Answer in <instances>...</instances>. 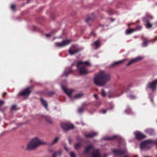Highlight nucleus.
Instances as JSON below:
<instances>
[{
    "label": "nucleus",
    "instance_id": "1",
    "mask_svg": "<svg viewBox=\"0 0 157 157\" xmlns=\"http://www.w3.org/2000/svg\"><path fill=\"white\" fill-rule=\"evenodd\" d=\"M110 78L109 74L102 71L96 75L94 78V82L95 84L99 86H103L109 80Z\"/></svg>",
    "mask_w": 157,
    "mask_h": 157
},
{
    "label": "nucleus",
    "instance_id": "2",
    "mask_svg": "<svg viewBox=\"0 0 157 157\" xmlns=\"http://www.w3.org/2000/svg\"><path fill=\"white\" fill-rule=\"evenodd\" d=\"M46 142L41 141L38 138L35 137L33 139L27 146V149L30 150L34 149L40 145L47 144Z\"/></svg>",
    "mask_w": 157,
    "mask_h": 157
},
{
    "label": "nucleus",
    "instance_id": "3",
    "mask_svg": "<svg viewBox=\"0 0 157 157\" xmlns=\"http://www.w3.org/2000/svg\"><path fill=\"white\" fill-rule=\"evenodd\" d=\"M90 65V63L88 61H79L77 64V67H79V68H78L79 71V74L81 75H86L89 73L85 67L86 66H89Z\"/></svg>",
    "mask_w": 157,
    "mask_h": 157
},
{
    "label": "nucleus",
    "instance_id": "4",
    "mask_svg": "<svg viewBox=\"0 0 157 157\" xmlns=\"http://www.w3.org/2000/svg\"><path fill=\"white\" fill-rule=\"evenodd\" d=\"M146 87L151 89L153 91H155L157 88V78L148 83Z\"/></svg>",
    "mask_w": 157,
    "mask_h": 157
},
{
    "label": "nucleus",
    "instance_id": "5",
    "mask_svg": "<svg viewBox=\"0 0 157 157\" xmlns=\"http://www.w3.org/2000/svg\"><path fill=\"white\" fill-rule=\"evenodd\" d=\"M61 125L62 129L65 131L73 129L74 128L73 124L69 122L62 123Z\"/></svg>",
    "mask_w": 157,
    "mask_h": 157
},
{
    "label": "nucleus",
    "instance_id": "6",
    "mask_svg": "<svg viewBox=\"0 0 157 157\" xmlns=\"http://www.w3.org/2000/svg\"><path fill=\"white\" fill-rule=\"evenodd\" d=\"M71 42V40H63L61 42L55 43L54 45L56 47H62L67 45Z\"/></svg>",
    "mask_w": 157,
    "mask_h": 157
},
{
    "label": "nucleus",
    "instance_id": "7",
    "mask_svg": "<svg viewBox=\"0 0 157 157\" xmlns=\"http://www.w3.org/2000/svg\"><path fill=\"white\" fill-rule=\"evenodd\" d=\"M33 88L32 86L26 88L22 91L20 92L18 94V96H29L31 92V90H32Z\"/></svg>",
    "mask_w": 157,
    "mask_h": 157
},
{
    "label": "nucleus",
    "instance_id": "8",
    "mask_svg": "<svg viewBox=\"0 0 157 157\" xmlns=\"http://www.w3.org/2000/svg\"><path fill=\"white\" fill-rule=\"evenodd\" d=\"M113 152L115 155H125L127 153V150L126 148H125L123 150L114 149L113 150Z\"/></svg>",
    "mask_w": 157,
    "mask_h": 157
},
{
    "label": "nucleus",
    "instance_id": "9",
    "mask_svg": "<svg viewBox=\"0 0 157 157\" xmlns=\"http://www.w3.org/2000/svg\"><path fill=\"white\" fill-rule=\"evenodd\" d=\"M94 146L92 144L87 145L84 148L85 150L83 152L84 154H88L90 153L92 150L94 149Z\"/></svg>",
    "mask_w": 157,
    "mask_h": 157
},
{
    "label": "nucleus",
    "instance_id": "10",
    "mask_svg": "<svg viewBox=\"0 0 157 157\" xmlns=\"http://www.w3.org/2000/svg\"><path fill=\"white\" fill-rule=\"evenodd\" d=\"M81 50V49H76L75 45H73L70 48L68 52L70 55H72L77 53Z\"/></svg>",
    "mask_w": 157,
    "mask_h": 157
},
{
    "label": "nucleus",
    "instance_id": "11",
    "mask_svg": "<svg viewBox=\"0 0 157 157\" xmlns=\"http://www.w3.org/2000/svg\"><path fill=\"white\" fill-rule=\"evenodd\" d=\"M152 17L151 15L149 14H147L146 15V17H144L143 19V21L146 22V27L148 28H151L152 26V25L149 22L147 19H152Z\"/></svg>",
    "mask_w": 157,
    "mask_h": 157
},
{
    "label": "nucleus",
    "instance_id": "12",
    "mask_svg": "<svg viewBox=\"0 0 157 157\" xmlns=\"http://www.w3.org/2000/svg\"><path fill=\"white\" fill-rule=\"evenodd\" d=\"M97 135L98 133L94 132H90L84 134L85 137L86 138H92Z\"/></svg>",
    "mask_w": 157,
    "mask_h": 157
},
{
    "label": "nucleus",
    "instance_id": "13",
    "mask_svg": "<svg viewBox=\"0 0 157 157\" xmlns=\"http://www.w3.org/2000/svg\"><path fill=\"white\" fill-rule=\"evenodd\" d=\"M61 87L64 92L69 96H71L73 90L71 89H67L65 86L61 85Z\"/></svg>",
    "mask_w": 157,
    "mask_h": 157
},
{
    "label": "nucleus",
    "instance_id": "14",
    "mask_svg": "<svg viewBox=\"0 0 157 157\" xmlns=\"http://www.w3.org/2000/svg\"><path fill=\"white\" fill-rule=\"evenodd\" d=\"M135 137L137 139L140 140L145 137L144 135L139 132H134Z\"/></svg>",
    "mask_w": 157,
    "mask_h": 157
},
{
    "label": "nucleus",
    "instance_id": "15",
    "mask_svg": "<svg viewBox=\"0 0 157 157\" xmlns=\"http://www.w3.org/2000/svg\"><path fill=\"white\" fill-rule=\"evenodd\" d=\"M143 59V57L140 56H138L136 58L133 59L130 61L127 64V66H129L132 63L140 60Z\"/></svg>",
    "mask_w": 157,
    "mask_h": 157
},
{
    "label": "nucleus",
    "instance_id": "16",
    "mask_svg": "<svg viewBox=\"0 0 157 157\" xmlns=\"http://www.w3.org/2000/svg\"><path fill=\"white\" fill-rule=\"evenodd\" d=\"M118 138V136L117 135H114L112 136L104 137L102 139V140H112Z\"/></svg>",
    "mask_w": 157,
    "mask_h": 157
},
{
    "label": "nucleus",
    "instance_id": "17",
    "mask_svg": "<svg viewBox=\"0 0 157 157\" xmlns=\"http://www.w3.org/2000/svg\"><path fill=\"white\" fill-rule=\"evenodd\" d=\"M95 153H93L91 155V157H100V150L96 149L94 150Z\"/></svg>",
    "mask_w": 157,
    "mask_h": 157
},
{
    "label": "nucleus",
    "instance_id": "18",
    "mask_svg": "<svg viewBox=\"0 0 157 157\" xmlns=\"http://www.w3.org/2000/svg\"><path fill=\"white\" fill-rule=\"evenodd\" d=\"M40 101L42 104L44 106L47 111H49L48 108V103L47 101L42 98H40Z\"/></svg>",
    "mask_w": 157,
    "mask_h": 157
},
{
    "label": "nucleus",
    "instance_id": "19",
    "mask_svg": "<svg viewBox=\"0 0 157 157\" xmlns=\"http://www.w3.org/2000/svg\"><path fill=\"white\" fill-rule=\"evenodd\" d=\"M72 70L71 67H67L65 69L63 75H65L66 76H68V74L72 71Z\"/></svg>",
    "mask_w": 157,
    "mask_h": 157
},
{
    "label": "nucleus",
    "instance_id": "20",
    "mask_svg": "<svg viewBox=\"0 0 157 157\" xmlns=\"http://www.w3.org/2000/svg\"><path fill=\"white\" fill-rule=\"evenodd\" d=\"M62 153L61 150H60L58 152H54L53 153V155L52 157H59Z\"/></svg>",
    "mask_w": 157,
    "mask_h": 157
},
{
    "label": "nucleus",
    "instance_id": "21",
    "mask_svg": "<svg viewBox=\"0 0 157 157\" xmlns=\"http://www.w3.org/2000/svg\"><path fill=\"white\" fill-rule=\"evenodd\" d=\"M82 144L81 142H77L75 145H74L75 148L76 150H78L82 146Z\"/></svg>",
    "mask_w": 157,
    "mask_h": 157
},
{
    "label": "nucleus",
    "instance_id": "22",
    "mask_svg": "<svg viewBox=\"0 0 157 157\" xmlns=\"http://www.w3.org/2000/svg\"><path fill=\"white\" fill-rule=\"evenodd\" d=\"M125 61V59H124V60H121V61H119L114 62L113 63H112L111 64V67H114V66H117V65H118L120 63L123 62L124 61Z\"/></svg>",
    "mask_w": 157,
    "mask_h": 157
},
{
    "label": "nucleus",
    "instance_id": "23",
    "mask_svg": "<svg viewBox=\"0 0 157 157\" xmlns=\"http://www.w3.org/2000/svg\"><path fill=\"white\" fill-rule=\"evenodd\" d=\"M145 132L149 135H152L154 133V130L152 129H147L145 130Z\"/></svg>",
    "mask_w": 157,
    "mask_h": 157
},
{
    "label": "nucleus",
    "instance_id": "24",
    "mask_svg": "<svg viewBox=\"0 0 157 157\" xmlns=\"http://www.w3.org/2000/svg\"><path fill=\"white\" fill-rule=\"evenodd\" d=\"M83 96L82 93H79L77 94L72 98V99H77L81 98Z\"/></svg>",
    "mask_w": 157,
    "mask_h": 157
},
{
    "label": "nucleus",
    "instance_id": "25",
    "mask_svg": "<svg viewBox=\"0 0 157 157\" xmlns=\"http://www.w3.org/2000/svg\"><path fill=\"white\" fill-rule=\"evenodd\" d=\"M94 44L95 46L96 49L98 48L100 46V43H99V41L98 40H97L94 41V44H93L92 45H93Z\"/></svg>",
    "mask_w": 157,
    "mask_h": 157
},
{
    "label": "nucleus",
    "instance_id": "26",
    "mask_svg": "<svg viewBox=\"0 0 157 157\" xmlns=\"http://www.w3.org/2000/svg\"><path fill=\"white\" fill-rule=\"evenodd\" d=\"M59 137H56L52 141V143L49 144L50 146H52L53 144H56L58 141V140L59 139Z\"/></svg>",
    "mask_w": 157,
    "mask_h": 157
},
{
    "label": "nucleus",
    "instance_id": "27",
    "mask_svg": "<svg viewBox=\"0 0 157 157\" xmlns=\"http://www.w3.org/2000/svg\"><path fill=\"white\" fill-rule=\"evenodd\" d=\"M143 40L144 41L142 44V46L144 47L147 46V45L148 43V41L146 39L144 38L143 39Z\"/></svg>",
    "mask_w": 157,
    "mask_h": 157
},
{
    "label": "nucleus",
    "instance_id": "28",
    "mask_svg": "<svg viewBox=\"0 0 157 157\" xmlns=\"http://www.w3.org/2000/svg\"><path fill=\"white\" fill-rule=\"evenodd\" d=\"M45 119L46 121L49 123H52V121L51 118L49 116H45Z\"/></svg>",
    "mask_w": 157,
    "mask_h": 157
},
{
    "label": "nucleus",
    "instance_id": "29",
    "mask_svg": "<svg viewBox=\"0 0 157 157\" xmlns=\"http://www.w3.org/2000/svg\"><path fill=\"white\" fill-rule=\"evenodd\" d=\"M125 112L126 113L131 114L132 113L131 109L130 108L128 107L127 109L125 110Z\"/></svg>",
    "mask_w": 157,
    "mask_h": 157
},
{
    "label": "nucleus",
    "instance_id": "30",
    "mask_svg": "<svg viewBox=\"0 0 157 157\" xmlns=\"http://www.w3.org/2000/svg\"><path fill=\"white\" fill-rule=\"evenodd\" d=\"M76 140L77 142H81V141H83V139L81 137L78 136L76 137Z\"/></svg>",
    "mask_w": 157,
    "mask_h": 157
},
{
    "label": "nucleus",
    "instance_id": "31",
    "mask_svg": "<svg viewBox=\"0 0 157 157\" xmlns=\"http://www.w3.org/2000/svg\"><path fill=\"white\" fill-rule=\"evenodd\" d=\"M134 31V30L133 29H127L126 31V33L127 34H129Z\"/></svg>",
    "mask_w": 157,
    "mask_h": 157
},
{
    "label": "nucleus",
    "instance_id": "32",
    "mask_svg": "<svg viewBox=\"0 0 157 157\" xmlns=\"http://www.w3.org/2000/svg\"><path fill=\"white\" fill-rule=\"evenodd\" d=\"M84 109V108L83 107L80 108L78 109V112L79 113H81L83 112Z\"/></svg>",
    "mask_w": 157,
    "mask_h": 157
},
{
    "label": "nucleus",
    "instance_id": "33",
    "mask_svg": "<svg viewBox=\"0 0 157 157\" xmlns=\"http://www.w3.org/2000/svg\"><path fill=\"white\" fill-rule=\"evenodd\" d=\"M142 28V27L141 26H136L135 28H134V29L135 31L136 30H139L141 29Z\"/></svg>",
    "mask_w": 157,
    "mask_h": 157
},
{
    "label": "nucleus",
    "instance_id": "34",
    "mask_svg": "<svg viewBox=\"0 0 157 157\" xmlns=\"http://www.w3.org/2000/svg\"><path fill=\"white\" fill-rule=\"evenodd\" d=\"M128 97L130 99H133L136 98L135 96L133 95H130L128 96Z\"/></svg>",
    "mask_w": 157,
    "mask_h": 157
},
{
    "label": "nucleus",
    "instance_id": "35",
    "mask_svg": "<svg viewBox=\"0 0 157 157\" xmlns=\"http://www.w3.org/2000/svg\"><path fill=\"white\" fill-rule=\"evenodd\" d=\"M101 94L103 97H105L106 95V93L103 89L101 90Z\"/></svg>",
    "mask_w": 157,
    "mask_h": 157
},
{
    "label": "nucleus",
    "instance_id": "36",
    "mask_svg": "<svg viewBox=\"0 0 157 157\" xmlns=\"http://www.w3.org/2000/svg\"><path fill=\"white\" fill-rule=\"evenodd\" d=\"M16 107V105H13L11 107V110H15L17 109Z\"/></svg>",
    "mask_w": 157,
    "mask_h": 157
},
{
    "label": "nucleus",
    "instance_id": "37",
    "mask_svg": "<svg viewBox=\"0 0 157 157\" xmlns=\"http://www.w3.org/2000/svg\"><path fill=\"white\" fill-rule=\"evenodd\" d=\"M11 8L13 11H14L15 10V5L14 4L12 5L11 6Z\"/></svg>",
    "mask_w": 157,
    "mask_h": 157
},
{
    "label": "nucleus",
    "instance_id": "38",
    "mask_svg": "<svg viewBox=\"0 0 157 157\" xmlns=\"http://www.w3.org/2000/svg\"><path fill=\"white\" fill-rule=\"evenodd\" d=\"M54 33L53 31H52L51 33L47 34L46 35V36L47 37H48L49 36L52 35Z\"/></svg>",
    "mask_w": 157,
    "mask_h": 157
},
{
    "label": "nucleus",
    "instance_id": "39",
    "mask_svg": "<svg viewBox=\"0 0 157 157\" xmlns=\"http://www.w3.org/2000/svg\"><path fill=\"white\" fill-rule=\"evenodd\" d=\"M94 19V18H88L86 20V21L88 23V22L90 21H92Z\"/></svg>",
    "mask_w": 157,
    "mask_h": 157
},
{
    "label": "nucleus",
    "instance_id": "40",
    "mask_svg": "<svg viewBox=\"0 0 157 157\" xmlns=\"http://www.w3.org/2000/svg\"><path fill=\"white\" fill-rule=\"evenodd\" d=\"M71 157H75V154L73 152H71L70 154Z\"/></svg>",
    "mask_w": 157,
    "mask_h": 157
},
{
    "label": "nucleus",
    "instance_id": "41",
    "mask_svg": "<svg viewBox=\"0 0 157 157\" xmlns=\"http://www.w3.org/2000/svg\"><path fill=\"white\" fill-rule=\"evenodd\" d=\"M107 110V109L103 110L102 111H101L100 112L102 113L105 114L106 113Z\"/></svg>",
    "mask_w": 157,
    "mask_h": 157
},
{
    "label": "nucleus",
    "instance_id": "42",
    "mask_svg": "<svg viewBox=\"0 0 157 157\" xmlns=\"http://www.w3.org/2000/svg\"><path fill=\"white\" fill-rule=\"evenodd\" d=\"M54 94V92H51L49 93L48 94V95H49L51 96V95Z\"/></svg>",
    "mask_w": 157,
    "mask_h": 157
},
{
    "label": "nucleus",
    "instance_id": "43",
    "mask_svg": "<svg viewBox=\"0 0 157 157\" xmlns=\"http://www.w3.org/2000/svg\"><path fill=\"white\" fill-rule=\"evenodd\" d=\"M4 103V102L3 101L0 100V106L2 105Z\"/></svg>",
    "mask_w": 157,
    "mask_h": 157
},
{
    "label": "nucleus",
    "instance_id": "44",
    "mask_svg": "<svg viewBox=\"0 0 157 157\" xmlns=\"http://www.w3.org/2000/svg\"><path fill=\"white\" fill-rule=\"evenodd\" d=\"M100 104H101V103L99 102H97L95 104L96 105H97V106H99V105H100Z\"/></svg>",
    "mask_w": 157,
    "mask_h": 157
},
{
    "label": "nucleus",
    "instance_id": "45",
    "mask_svg": "<svg viewBox=\"0 0 157 157\" xmlns=\"http://www.w3.org/2000/svg\"><path fill=\"white\" fill-rule=\"evenodd\" d=\"M94 96L96 99H97L98 98V95L96 94H94Z\"/></svg>",
    "mask_w": 157,
    "mask_h": 157
},
{
    "label": "nucleus",
    "instance_id": "46",
    "mask_svg": "<svg viewBox=\"0 0 157 157\" xmlns=\"http://www.w3.org/2000/svg\"><path fill=\"white\" fill-rule=\"evenodd\" d=\"M64 148H65V149L67 150V151H68V149L66 147V146H65L64 147Z\"/></svg>",
    "mask_w": 157,
    "mask_h": 157
},
{
    "label": "nucleus",
    "instance_id": "47",
    "mask_svg": "<svg viewBox=\"0 0 157 157\" xmlns=\"http://www.w3.org/2000/svg\"><path fill=\"white\" fill-rule=\"evenodd\" d=\"M110 93H111L110 92V93H108V96L110 98H111V96H110Z\"/></svg>",
    "mask_w": 157,
    "mask_h": 157
},
{
    "label": "nucleus",
    "instance_id": "48",
    "mask_svg": "<svg viewBox=\"0 0 157 157\" xmlns=\"http://www.w3.org/2000/svg\"><path fill=\"white\" fill-rule=\"evenodd\" d=\"M69 142L70 144H71V139L70 138L69 139Z\"/></svg>",
    "mask_w": 157,
    "mask_h": 157
},
{
    "label": "nucleus",
    "instance_id": "49",
    "mask_svg": "<svg viewBox=\"0 0 157 157\" xmlns=\"http://www.w3.org/2000/svg\"><path fill=\"white\" fill-rule=\"evenodd\" d=\"M6 92H4L3 94V96H4V95H6Z\"/></svg>",
    "mask_w": 157,
    "mask_h": 157
},
{
    "label": "nucleus",
    "instance_id": "50",
    "mask_svg": "<svg viewBox=\"0 0 157 157\" xmlns=\"http://www.w3.org/2000/svg\"><path fill=\"white\" fill-rule=\"evenodd\" d=\"M151 102H153V99L152 98H151Z\"/></svg>",
    "mask_w": 157,
    "mask_h": 157
},
{
    "label": "nucleus",
    "instance_id": "51",
    "mask_svg": "<svg viewBox=\"0 0 157 157\" xmlns=\"http://www.w3.org/2000/svg\"><path fill=\"white\" fill-rule=\"evenodd\" d=\"M157 40V39L156 37H155V38L154 41L156 40Z\"/></svg>",
    "mask_w": 157,
    "mask_h": 157
},
{
    "label": "nucleus",
    "instance_id": "52",
    "mask_svg": "<svg viewBox=\"0 0 157 157\" xmlns=\"http://www.w3.org/2000/svg\"><path fill=\"white\" fill-rule=\"evenodd\" d=\"M93 35H94V36H95V35H95V34L94 33Z\"/></svg>",
    "mask_w": 157,
    "mask_h": 157
},
{
    "label": "nucleus",
    "instance_id": "53",
    "mask_svg": "<svg viewBox=\"0 0 157 157\" xmlns=\"http://www.w3.org/2000/svg\"><path fill=\"white\" fill-rule=\"evenodd\" d=\"M124 157H129V156L128 155V156H125Z\"/></svg>",
    "mask_w": 157,
    "mask_h": 157
},
{
    "label": "nucleus",
    "instance_id": "54",
    "mask_svg": "<svg viewBox=\"0 0 157 157\" xmlns=\"http://www.w3.org/2000/svg\"><path fill=\"white\" fill-rule=\"evenodd\" d=\"M55 38H53L52 39V40H55Z\"/></svg>",
    "mask_w": 157,
    "mask_h": 157
},
{
    "label": "nucleus",
    "instance_id": "55",
    "mask_svg": "<svg viewBox=\"0 0 157 157\" xmlns=\"http://www.w3.org/2000/svg\"><path fill=\"white\" fill-rule=\"evenodd\" d=\"M59 56H61V53H60V54H59Z\"/></svg>",
    "mask_w": 157,
    "mask_h": 157
}]
</instances>
